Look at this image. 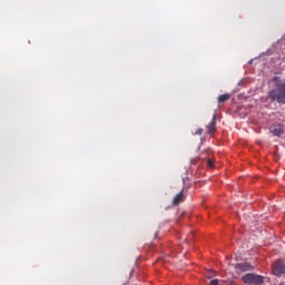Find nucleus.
<instances>
[{"label": "nucleus", "instance_id": "6e6552de", "mask_svg": "<svg viewBox=\"0 0 285 285\" xmlns=\"http://www.w3.org/2000/svg\"><path fill=\"white\" fill-rule=\"evenodd\" d=\"M230 99V94L220 95L218 97V104H225V101H228Z\"/></svg>", "mask_w": 285, "mask_h": 285}, {"label": "nucleus", "instance_id": "f257e3e1", "mask_svg": "<svg viewBox=\"0 0 285 285\" xmlns=\"http://www.w3.org/2000/svg\"><path fill=\"white\" fill-rule=\"evenodd\" d=\"M271 101H276L277 104L285 105V79L283 82L277 85V89L271 90L268 92Z\"/></svg>", "mask_w": 285, "mask_h": 285}, {"label": "nucleus", "instance_id": "39448f33", "mask_svg": "<svg viewBox=\"0 0 285 285\" xmlns=\"http://www.w3.org/2000/svg\"><path fill=\"white\" fill-rule=\"evenodd\" d=\"M269 132H272L274 137H282V135H284V126L275 125L274 127L271 128Z\"/></svg>", "mask_w": 285, "mask_h": 285}, {"label": "nucleus", "instance_id": "20e7f679", "mask_svg": "<svg viewBox=\"0 0 285 285\" xmlns=\"http://www.w3.org/2000/svg\"><path fill=\"white\" fill-rule=\"evenodd\" d=\"M206 128H207L208 135H213V132L217 130V114H214L210 124H208Z\"/></svg>", "mask_w": 285, "mask_h": 285}, {"label": "nucleus", "instance_id": "9d476101", "mask_svg": "<svg viewBox=\"0 0 285 285\" xmlns=\"http://www.w3.org/2000/svg\"><path fill=\"white\" fill-rule=\"evenodd\" d=\"M209 284L210 285H219V281L218 279H212Z\"/></svg>", "mask_w": 285, "mask_h": 285}, {"label": "nucleus", "instance_id": "f8f14e48", "mask_svg": "<svg viewBox=\"0 0 285 285\" xmlns=\"http://www.w3.org/2000/svg\"><path fill=\"white\" fill-rule=\"evenodd\" d=\"M229 285H235V282H230V284Z\"/></svg>", "mask_w": 285, "mask_h": 285}, {"label": "nucleus", "instance_id": "0eeeda50", "mask_svg": "<svg viewBox=\"0 0 285 285\" xmlns=\"http://www.w3.org/2000/svg\"><path fill=\"white\" fill-rule=\"evenodd\" d=\"M181 202H184V189L174 197L173 204L174 206H179Z\"/></svg>", "mask_w": 285, "mask_h": 285}, {"label": "nucleus", "instance_id": "9b49d317", "mask_svg": "<svg viewBox=\"0 0 285 285\" xmlns=\"http://www.w3.org/2000/svg\"><path fill=\"white\" fill-rule=\"evenodd\" d=\"M204 134V129H202V128H199L196 132H195V135H203Z\"/></svg>", "mask_w": 285, "mask_h": 285}, {"label": "nucleus", "instance_id": "423d86ee", "mask_svg": "<svg viewBox=\"0 0 285 285\" xmlns=\"http://www.w3.org/2000/svg\"><path fill=\"white\" fill-rule=\"evenodd\" d=\"M236 269L239 273H246L248 271H253V265H250L249 263H239L236 265Z\"/></svg>", "mask_w": 285, "mask_h": 285}, {"label": "nucleus", "instance_id": "1a4fd4ad", "mask_svg": "<svg viewBox=\"0 0 285 285\" xmlns=\"http://www.w3.org/2000/svg\"><path fill=\"white\" fill-rule=\"evenodd\" d=\"M207 166L208 168H214L215 164L213 163L212 159H207Z\"/></svg>", "mask_w": 285, "mask_h": 285}, {"label": "nucleus", "instance_id": "7ed1b4c3", "mask_svg": "<svg viewBox=\"0 0 285 285\" xmlns=\"http://www.w3.org/2000/svg\"><path fill=\"white\" fill-rule=\"evenodd\" d=\"M273 273L276 276L279 275H284L285 273V264L282 261H277L274 265H273Z\"/></svg>", "mask_w": 285, "mask_h": 285}, {"label": "nucleus", "instance_id": "f03ea898", "mask_svg": "<svg viewBox=\"0 0 285 285\" xmlns=\"http://www.w3.org/2000/svg\"><path fill=\"white\" fill-rule=\"evenodd\" d=\"M242 282L245 284H264V276L257 274H246L242 277Z\"/></svg>", "mask_w": 285, "mask_h": 285}]
</instances>
